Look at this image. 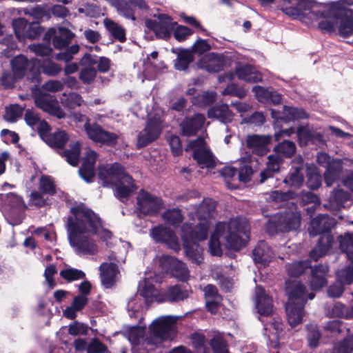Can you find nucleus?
<instances>
[{"label": "nucleus", "instance_id": "obj_1", "mask_svg": "<svg viewBox=\"0 0 353 353\" xmlns=\"http://www.w3.org/2000/svg\"><path fill=\"white\" fill-rule=\"evenodd\" d=\"M66 228L70 245L79 255H92L97 252L95 241L91 238L100 226V219L84 204L70 209Z\"/></svg>", "mask_w": 353, "mask_h": 353}, {"label": "nucleus", "instance_id": "obj_2", "mask_svg": "<svg viewBox=\"0 0 353 353\" xmlns=\"http://www.w3.org/2000/svg\"><path fill=\"white\" fill-rule=\"evenodd\" d=\"M250 226L245 218L231 219L228 223H219L209 242V250L212 255L222 254L221 243L229 249L238 250L245 245L249 238Z\"/></svg>", "mask_w": 353, "mask_h": 353}, {"label": "nucleus", "instance_id": "obj_3", "mask_svg": "<svg viewBox=\"0 0 353 353\" xmlns=\"http://www.w3.org/2000/svg\"><path fill=\"white\" fill-rule=\"evenodd\" d=\"M99 179L104 187H115V196L123 201L136 189L132 178L119 163L103 165L99 168Z\"/></svg>", "mask_w": 353, "mask_h": 353}, {"label": "nucleus", "instance_id": "obj_4", "mask_svg": "<svg viewBox=\"0 0 353 353\" xmlns=\"http://www.w3.org/2000/svg\"><path fill=\"white\" fill-rule=\"evenodd\" d=\"M216 203L212 199H204L198 206L192 219L196 223L192 226L185 223L181 227V232H184V236L189 239H197L205 240L208 235V230L212 225V219L214 218Z\"/></svg>", "mask_w": 353, "mask_h": 353}, {"label": "nucleus", "instance_id": "obj_5", "mask_svg": "<svg viewBox=\"0 0 353 353\" xmlns=\"http://www.w3.org/2000/svg\"><path fill=\"white\" fill-rule=\"evenodd\" d=\"M325 6H334L335 13L328 14L326 10H323L319 28L328 32L334 31L337 28L339 34L343 38L353 36V10L341 8L343 6L339 4V1Z\"/></svg>", "mask_w": 353, "mask_h": 353}, {"label": "nucleus", "instance_id": "obj_6", "mask_svg": "<svg viewBox=\"0 0 353 353\" xmlns=\"http://www.w3.org/2000/svg\"><path fill=\"white\" fill-rule=\"evenodd\" d=\"M281 10L286 15L293 18L303 20H318L323 14V10H326L328 14H334V6H325L310 0H281Z\"/></svg>", "mask_w": 353, "mask_h": 353}, {"label": "nucleus", "instance_id": "obj_7", "mask_svg": "<svg viewBox=\"0 0 353 353\" xmlns=\"http://www.w3.org/2000/svg\"><path fill=\"white\" fill-rule=\"evenodd\" d=\"M335 225L334 219L324 214L319 215L311 221L308 228L310 235L314 236L322 234L317 245L310 254V257L314 261L326 254L332 247L334 239L329 232Z\"/></svg>", "mask_w": 353, "mask_h": 353}, {"label": "nucleus", "instance_id": "obj_8", "mask_svg": "<svg viewBox=\"0 0 353 353\" xmlns=\"http://www.w3.org/2000/svg\"><path fill=\"white\" fill-rule=\"evenodd\" d=\"M289 300L285 305L288 321L292 327L299 324L303 318V307L306 301L305 288L298 281L287 283Z\"/></svg>", "mask_w": 353, "mask_h": 353}, {"label": "nucleus", "instance_id": "obj_9", "mask_svg": "<svg viewBox=\"0 0 353 353\" xmlns=\"http://www.w3.org/2000/svg\"><path fill=\"white\" fill-rule=\"evenodd\" d=\"M148 301L178 302L188 297V292L178 285L169 287L166 292L159 293L152 286H148L141 292Z\"/></svg>", "mask_w": 353, "mask_h": 353}, {"label": "nucleus", "instance_id": "obj_10", "mask_svg": "<svg viewBox=\"0 0 353 353\" xmlns=\"http://www.w3.org/2000/svg\"><path fill=\"white\" fill-rule=\"evenodd\" d=\"M12 72L15 78L21 79L27 75L32 81H39V73L34 71L35 61L29 60L26 57L20 54L13 58L10 61Z\"/></svg>", "mask_w": 353, "mask_h": 353}, {"label": "nucleus", "instance_id": "obj_11", "mask_svg": "<svg viewBox=\"0 0 353 353\" xmlns=\"http://www.w3.org/2000/svg\"><path fill=\"white\" fill-rule=\"evenodd\" d=\"M300 222L301 217L297 213H290L285 216L280 215L274 216L269 221L267 230L272 234L276 232H288L299 228Z\"/></svg>", "mask_w": 353, "mask_h": 353}, {"label": "nucleus", "instance_id": "obj_12", "mask_svg": "<svg viewBox=\"0 0 353 353\" xmlns=\"http://www.w3.org/2000/svg\"><path fill=\"white\" fill-rule=\"evenodd\" d=\"M176 316H168L157 319L150 326V331L157 339L172 340L175 336Z\"/></svg>", "mask_w": 353, "mask_h": 353}, {"label": "nucleus", "instance_id": "obj_13", "mask_svg": "<svg viewBox=\"0 0 353 353\" xmlns=\"http://www.w3.org/2000/svg\"><path fill=\"white\" fill-rule=\"evenodd\" d=\"M137 204L139 212L145 215L157 214L163 205L161 198L143 190L137 195Z\"/></svg>", "mask_w": 353, "mask_h": 353}, {"label": "nucleus", "instance_id": "obj_14", "mask_svg": "<svg viewBox=\"0 0 353 353\" xmlns=\"http://www.w3.org/2000/svg\"><path fill=\"white\" fill-rule=\"evenodd\" d=\"M34 102L39 108L56 117L59 119H65L66 113L59 105L54 96L46 92H39L34 96Z\"/></svg>", "mask_w": 353, "mask_h": 353}, {"label": "nucleus", "instance_id": "obj_15", "mask_svg": "<svg viewBox=\"0 0 353 353\" xmlns=\"http://www.w3.org/2000/svg\"><path fill=\"white\" fill-rule=\"evenodd\" d=\"M157 18L158 21L146 19L145 21V26L152 30L157 37L167 40L170 37L171 32L176 23L172 21L171 17L168 14H160Z\"/></svg>", "mask_w": 353, "mask_h": 353}, {"label": "nucleus", "instance_id": "obj_16", "mask_svg": "<svg viewBox=\"0 0 353 353\" xmlns=\"http://www.w3.org/2000/svg\"><path fill=\"white\" fill-rule=\"evenodd\" d=\"M85 132L88 137L94 142L110 146L115 145L119 138L117 134L105 130L96 123H87Z\"/></svg>", "mask_w": 353, "mask_h": 353}, {"label": "nucleus", "instance_id": "obj_17", "mask_svg": "<svg viewBox=\"0 0 353 353\" xmlns=\"http://www.w3.org/2000/svg\"><path fill=\"white\" fill-rule=\"evenodd\" d=\"M162 128V121L159 117L150 119L145 128L138 135V147L143 148L157 139Z\"/></svg>", "mask_w": 353, "mask_h": 353}, {"label": "nucleus", "instance_id": "obj_18", "mask_svg": "<svg viewBox=\"0 0 353 353\" xmlns=\"http://www.w3.org/2000/svg\"><path fill=\"white\" fill-rule=\"evenodd\" d=\"M74 37V34L66 28H52L45 34L44 40H52L54 47L60 50L68 46Z\"/></svg>", "mask_w": 353, "mask_h": 353}, {"label": "nucleus", "instance_id": "obj_19", "mask_svg": "<svg viewBox=\"0 0 353 353\" xmlns=\"http://www.w3.org/2000/svg\"><path fill=\"white\" fill-rule=\"evenodd\" d=\"M150 234L155 241L165 243L175 251H178L180 248L176 236L170 228L159 225L151 230Z\"/></svg>", "mask_w": 353, "mask_h": 353}, {"label": "nucleus", "instance_id": "obj_20", "mask_svg": "<svg viewBox=\"0 0 353 353\" xmlns=\"http://www.w3.org/2000/svg\"><path fill=\"white\" fill-rule=\"evenodd\" d=\"M97 156L94 151L88 148L83 158L82 166L79 169V173L81 177L87 182H90L94 176V164Z\"/></svg>", "mask_w": 353, "mask_h": 353}, {"label": "nucleus", "instance_id": "obj_21", "mask_svg": "<svg viewBox=\"0 0 353 353\" xmlns=\"http://www.w3.org/2000/svg\"><path fill=\"white\" fill-rule=\"evenodd\" d=\"M270 142V137L257 134L248 135L246 139L247 146L253 153L259 156L265 155L269 152Z\"/></svg>", "mask_w": 353, "mask_h": 353}, {"label": "nucleus", "instance_id": "obj_22", "mask_svg": "<svg viewBox=\"0 0 353 353\" xmlns=\"http://www.w3.org/2000/svg\"><path fill=\"white\" fill-rule=\"evenodd\" d=\"M205 121L204 115L199 113L192 117L185 118L181 123L182 134L187 137L195 135L203 126Z\"/></svg>", "mask_w": 353, "mask_h": 353}, {"label": "nucleus", "instance_id": "obj_23", "mask_svg": "<svg viewBox=\"0 0 353 353\" xmlns=\"http://www.w3.org/2000/svg\"><path fill=\"white\" fill-rule=\"evenodd\" d=\"M271 115L275 120L285 122L307 117V113L303 110L287 105L283 107L282 113L275 110H271Z\"/></svg>", "mask_w": 353, "mask_h": 353}, {"label": "nucleus", "instance_id": "obj_24", "mask_svg": "<svg viewBox=\"0 0 353 353\" xmlns=\"http://www.w3.org/2000/svg\"><path fill=\"white\" fill-rule=\"evenodd\" d=\"M99 270L102 285L105 288H112L114 285L116 277L119 272L117 264L113 262L103 263L99 267Z\"/></svg>", "mask_w": 353, "mask_h": 353}, {"label": "nucleus", "instance_id": "obj_25", "mask_svg": "<svg viewBox=\"0 0 353 353\" xmlns=\"http://www.w3.org/2000/svg\"><path fill=\"white\" fill-rule=\"evenodd\" d=\"M116 10L119 15L125 19L135 21V3L130 2V0H107Z\"/></svg>", "mask_w": 353, "mask_h": 353}, {"label": "nucleus", "instance_id": "obj_26", "mask_svg": "<svg viewBox=\"0 0 353 353\" xmlns=\"http://www.w3.org/2000/svg\"><path fill=\"white\" fill-rule=\"evenodd\" d=\"M198 66L209 72H217L223 67V59L220 55L214 53L208 54L199 60Z\"/></svg>", "mask_w": 353, "mask_h": 353}, {"label": "nucleus", "instance_id": "obj_27", "mask_svg": "<svg viewBox=\"0 0 353 353\" xmlns=\"http://www.w3.org/2000/svg\"><path fill=\"white\" fill-rule=\"evenodd\" d=\"M182 239L184 242V248L185 250L186 255L192 260V262L199 264L203 261L202 250L196 243L197 241H201L197 239H189L184 236V232H181Z\"/></svg>", "mask_w": 353, "mask_h": 353}, {"label": "nucleus", "instance_id": "obj_28", "mask_svg": "<svg viewBox=\"0 0 353 353\" xmlns=\"http://www.w3.org/2000/svg\"><path fill=\"white\" fill-rule=\"evenodd\" d=\"M256 305L258 312L261 315L268 316L273 312L271 298L265 293L261 287L256 288Z\"/></svg>", "mask_w": 353, "mask_h": 353}, {"label": "nucleus", "instance_id": "obj_29", "mask_svg": "<svg viewBox=\"0 0 353 353\" xmlns=\"http://www.w3.org/2000/svg\"><path fill=\"white\" fill-rule=\"evenodd\" d=\"M208 116L210 119H216L223 123H228L232 121L234 114L227 104L218 103L208 110Z\"/></svg>", "mask_w": 353, "mask_h": 353}, {"label": "nucleus", "instance_id": "obj_30", "mask_svg": "<svg viewBox=\"0 0 353 353\" xmlns=\"http://www.w3.org/2000/svg\"><path fill=\"white\" fill-rule=\"evenodd\" d=\"M328 267L324 265L315 266L312 270L310 287L312 290H319L327 283Z\"/></svg>", "mask_w": 353, "mask_h": 353}, {"label": "nucleus", "instance_id": "obj_31", "mask_svg": "<svg viewBox=\"0 0 353 353\" xmlns=\"http://www.w3.org/2000/svg\"><path fill=\"white\" fill-rule=\"evenodd\" d=\"M274 252L263 241H259L253 250V257L256 263L263 265L269 263L274 257Z\"/></svg>", "mask_w": 353, "mask_h": 353}, {"label": "nucleus", "instance_id": "obj_32", "mask_svg": "<svg viewBox=\"0 0 353 353\" xmlns=\"http://www.w3.org/2000/svg\"><path fill=\"white\" fill-rule=\"evenodd\" d=\"M268 159L266 168L260 173V183H263L267 179L273 177L280 168L281 158L279 154L270 155Z\"/></svg>", "mask_w": 353, "mask_h": 353}, {"label": "nucleus", "instance_id": "obj_33", "mask_svg": "<svg viewBox=\"0 0 353 353\" xmlns=\"http://www.w3.org/2000/svg\"><path fill=\"white\" fill-rule=\"evenodd\" d=\"M88 299L84 295L76 296L70 306L63 310V315L69 319H74L77 317V312L82 310L88 304Z\"/></svg>", "mask_w": 353, "mask_h": 353}, {"label": "nucleus", "instance_id": "obj_34", "mask_svg": "<svg viewBox=\"0 0 353 353\" xmlns=\"http://www.w3.org/2000/svg\"><path fill=\"white\" fill-rule=\"evenodd\" d=\"M236 73L239 79L249 83H256L262 80L261 74L250 65L239 67L236 70Z\"/></svg>", "mask_w": 353, "mask_h": 353}, {"label": "nucleus", "instance_id": "obj_35", "mask_svg": "<svg viewBox=\"0 0 353 353\" xmlns=\"http://www.w3.org/2000/svg\"><path fill=\"white\" fill-rule=\"evenodd\" d=\"M68 140L69 136L64 130H57L44 136V141L52 148H63Z\"/></svg>", "mask_w": 353, "mask_h": 353}, {"label": "nucleus", "instance_id": "obj_36", "mask_svg": "<svg viewBox=\"0 0 353 353\" xmlns=\"http://www.w3.org/2000/svg\"><path fill=\"white\" fill-rule=\"evenodd\" d=\"M342 172V165L340 161H333L329 163L324 174L325 181L327 186H331L339 178Z\"/></svg>", "mask_w": 353, "mask_h": 353}, {"label": "nucleus", "instance_id": "obj_37", "mask_svg": "<svg viewBox=\"0 0 353 353\" xmlns=\"http://www.w3.org/2000/svg\"><path fill=\"white\" fill-rule=\"evenodd\" d=\"M103 23L106 29L115 39L120 42H124L126 40L125 30L121 25L109 19H105Z\"/></svg>", "mask_w": 353, "mask_h": 353}, {"label": "nucleus", "instance_id": "obj_38", "mask_svg": "<svg viewBox=\"0 0 353 353\" xmlns=\"http://www.w3.org/2000/svg\"><path fill=\"white\" fill-rule=\"evenodd\" d=\"M60 101L63 106L70 110H73L85 103L82 97L77 92L62 94V97L60 99Z\"/></svg>", "mask_w": 353, "mask_h": 353}, {"label": "nucleus", "instance_id": "obj_39", "mask_svg": "<svg viewBox=\"0 0 353 353\" xmlns=\"http://www.w3.org/2000/svg\"><path fill=\"white\" fill-rule=\"evenodd\" d=\"M296 161L299 165L295 168L294 170L290 174L288 178L285 179V182L288 183L291 186L299 188L303 184L304 180L303 174L301 172L303 161L301 157L296 158Z\"/></svg>", "mask_w": 353, "mask_h": 353}, {"label": "nucleus", "instance_id": "obj_40", "mask_svg": "<svg viewBox=\"0 0 353 353\" xmlns=\"http://www.w3.org/2000/svg\"><path fill=\"white\" fill-rule=\"evenodd\" d=\"M19 14H25L31 17L37 21L42 20L44 18L49 19V12L42 6H36L32 8H24L17 10Z\"/></svg>", "mask_w": 353, "mask_h": 353}, {"label": "nucleus", "instance_id": "obj_41", "mask_svg": "<svg viewBox=\"0 0 353 353\" xmlns=\"http://www.w3.org/2000/svg\"><path fill=\"white\" fill-rule=\"evenodd\" d=\"M194 60L192 52L188 50H181L174 61V68L178 70H185Z\"/></svg>", "mask_w": 353, "mask_h": 353}, {"label": "nucleus", "instance_id": "obj_42", "mask_svg": "<svg viewBox=\"0 0 353 353\" xmlns=\"http://www.w3.org/2000/svg\"><path fill=\"white\" fill-rule=\"evenodd\" d=\"M174 266L171 269L170 274L181 281H186L190 278V271L188 270L186 265L176 259L174 261Z\"/></svg>", "mask_w": 353, "mask_h": 353}, {"label": "nucleus", "instance_id": "obj_43", "mask_svg": "<svg viewBox=\"0 0 353 353\" xmlns=\"http://www.w3.org/2000/svg\"><path fill=\"white\" fill-rule=\"evenodd\" d=\"M194 159L197 163L203 166L210 168L214 165L213 156L207 147L203 149H197L194 152Z\"/></svg>", "mask_w": 353, "mask_h": 353}, {"label": "nucleus", "instance_id": "obj_44", "mask_svg": "<svg viewBox=\"0 0 353 353\" xmlns=\"http://www.w3.org/2000/svg\"><path fill=\"white\" fill-rule=\"evenodd\" d=\"M81 145L78 141L70 144V148L63 152V156L65 160L72 165L76 166L79 161Z\"/></svg>", "mask_w": 353, "mask_h": 353}, {"label": "nucleus", "instance_id": "obj_45", "mask_svg": "<svg viewBox=\"0 0 353 353\" xmlns=\"http://www.w3.org/2000/svg\"><path fill=\"white\" fill-rule=\"evenodd\" d=\"M39 190L43 194H54L56 193V186L53 179L49 176H41L39 179Z\"/></svg>", "mask_w": 353, "mask_h": 353}, {"label": "nucleus", "instance_id": "obj_46", "mask_svg": "<svg viewBox=\"0 0 353 353\" xmlns=\"http://www.w3.org/2000/svg\"><path fill=\"white\" fill-rule=\"evenodd\" d=\"M162 217L168 224L175 225L181 223L183 219L181 210L173 208L163 212Z\"/></svg>", "mask_w": 353, "mask_h": 353}, {"label": "nucleus", "instance_id": "obj_47", "mask_svg": "<svg viewBox=\"0 0 353 353\" xmlns=\"http://www.w3.org/2000/svg\"><path fill=\"white\" fill-rule=\"evenodd\" d=\"M274 151L279 155L290 157L296 152V145L292 141H283L275 147Z\"/></svg>", "mask_w": 353, "mask_h": 353}, {"label": "nucleus", "instance_id": "obj_48", "mask_svg": "<svg viewBox=\"0 0 353 353\" xmlns=\"http://www.w3.org/2000/svg\"><path fill=\"white\" fill-rule=\"evenodd\" d=\"M216 93L213 91L203 92L198 94L193 100V103L199 106H205L213 103L216 99Z\"/></svg>", "mask_w": 353, "mask_h": 353}, {"label": "nucleus", "instance_id": "obj_49", "mask_svg": "<svg viewBox=\"0 0 353 353\" xmlns=\"http://www.w3.org/2000/svg\"><path fill=\"white\" fill-rule=\"evenodd\" d=\"M340 247L347 257L353 261V234H346L340 240Z\"/></svg>", "mask_w": 353, "mask_h": 353}, {"label": "nucleus", "instance_id": "obj_50", "mask_svg": "<svg viewBox=\"0 0 353 353\" xmlns=\"http://www.w3.org/2000/svg\"><path fill=\"white\" fill-rule=\"evenodd\" d=\"M28 25V21L23 18H17L12 21V26L16 37L20 41H24V34Z\"/></svg>", "mask_w": 353, "mask_h": 353}, {"label": "nucleus", "instance_id": "obj_51", "mask_svg": "<svg viewBox=\"0 0 353 353\" xmlns=\"http://www.w3.org/2000/svg\"><path fill=\"white\" fill-rule=\"evenodd\" d=\"M60 276L68 282H71L83 279L85 277V273L77 269L68 268L61 270L60 272Z\"/></svg>", "mask_w": 353, "mask_h": 353}, {"label": "nucleus", "instance_id": "obj_52", "mask_svg": "<svg viewBox=\"0 0 353 353\" xmlns=\"http://www.w3.org/2000/svg\"><path fill=\"white\" fill-rule=\"evenodd\" d=\"M308 268V263L305 261H296L287 265V271L291 276H299Z\"/></svg>", "mask_w": 353, "mask_h": 353}, {"label": "nucleus", "instance_id": "obj_53", "mask_svg": "<svg viewBox=\"0 0 353 353\" xmlns=\"http://www.w3.org/2000/svg\"><path fill=\"white\" fill-rule=\"evenodd\" d=\"M41 68L44 74L52 77L58 74L62 70L61 65L48 59L43 61Z\"/></svg>", "mask_w": 353, "mask_h": 353}, {"label": "nucleus", "instance_id": "obj_54", "mask_svg": "<svg viewBox=\"0 0 353 353\" xmlns=\"http://www.w3.org/2000/svg\"><path fill=\"white\" fill-rule=\"evenodd\" d=\"M97 76L94 68L82 67L79 74V79L85 84L93 83Z\"/></svg>", "mask_w": 353, "mask_h": 353}, {"label": "nucleus", "instance_id": "obj_55", "mask_svg": "<svg viewBox=\"0 0 353 353\" xmlns=\"http://www.w3.org/2000/svg\"><path fill=\"white\" fill-rule=\"evenodd\" d=\"M353 351V335L345 338L333 350L332 353H352Z\"/></svg>", "mask_w": 353, "mask_h": 353}, {"label": "nucleus", "instance_id": "obj_56", "mask_svg": "<svg viewBox=\"0 0 353 353\" xmlns=\"http://www.w3.org/2000/svg\"><path fill=\"white\" fill-rule=\"evenodd\" d=\"M338 281L343 285H350L353 281V265L337 272Z\"/></svg>", "mask_w": 353, "mask_h": 353}, {"label": "nucleus", "instance_id": "obj_57", "mask_svg": "<svg viewBox=\"0 0 353 353\" xmlns=\"http://www.w3.org/2000/svg\"><path fill=\"white\" fill-rule=\"evenodd\" d=\"M211 346L214 353H229L227 343L221 336H215L211 340Z\"/></svg>", "mask_w": 353, "mask_h": 353}, {"label": "nucleus", "instance_id": "obj_58", "mask_svg": "<svg viewBox=\"0 0 353 353\" xmlns=\"http://www.w3.org/2000/svg\"><path fill=\"white\" fill-rule=\"evenodd\" d=\"M332 313L337 317L351 319L353 318V307L348 309L341 303H336L332 308Z\"/></svg>", "mask_w": 353, "mask_h": 353}, {"label": "nucleus", "instance_id": "obj_59", "mask_svg": "<svg viewBox=\"0 0 353 353\" xmlns=\"http://www.w3.org/2000/svg\"><path fill=\"white\" fill-rule=\"evenodd\" d=\"M88 331V327L83 323L77 321L68 326V334L72 336L85 335Z\"/></svg>", "mask_w": 353, "mask_h": 353}, {"label": "nucleus", "instance_id": "obj_60", "mask_svg": "<svg viewBox=\"0 0 353 353\" xmlns=\"http://www.w3.org/2000/svg\"><path fill=\"white\" fill-rule=\"evenodd\" d=\"M308 330V343L311 347H316L319 344V340L320 339V333L319 329L316 325H310L307 327Z\"/></svg>", "mask_w": 353, "mask_h": 353}, {"label": "nucleus", "instance_id": "obj_61", "mask_svg": "<svg viewBox=\"0 0 353 353\" xmlns=\"http://www.w3.org/2000/svg\"><path fill=\"white\" fill-rule=\"evenodd\" d=\"M21 114V108L17 105H12L6 108L4 119L8 121L14 122Z\"/></svg>", "mask_w": 353, "mask_h": 353}, {"label": "nucleus", "instance_id": "obj_62", "mask_svg": "<svg viewBox=\"0 0 353 353\" xmlns=\"http://www.w3.org/2000/svg\"><path fill=\"white\" fill-rule=\"evenodd\" d=\"M108 350L107 347L99 341V339L94 338L88 343L87 353H105Z\"/></svg>", "mask_w": 353, "mask_h": 353}, {"label": "nucleus", "instance_id": "obj_63", "mask_svg": "<svg viewBox=\"0 0 353 353\" xmlns=\"http://www.w3.org/2000/svg\"><path fill=\"white\" fill-rule=\"evenodd\" d=\"M307 186L311 189H316L321 184V176L319 172L314 168L312 171L307 174Z\"/></svg>", "mask_w": 353, "mask_h": 353}, {"label": "nucleus", "instance_id": "obj_64", "mask_svg": "<svg viewBox=\"0 0 353 353\" xmlns=\"http://www.w3.org/2000/svg\"><path fill=\"white\" fill-rule=\"evenodd\" d=\"M312 128L308 125L300 126L297 130V136L300 144H306L311 139Z\"/></svg>", "mask_w": 353, "mask_h": 353}]
</instances>
